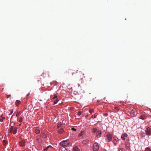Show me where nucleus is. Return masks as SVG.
<instances>
[{
	"instance_id": "f257e3e1",
	"label": "nucleus",
	"mask_w": 151,
	"mask_h": 151,
	"mask_svg": "<svg viewBox=\"0 0 151 151\" xmlns=\"http://www.w3.org/2000/svg\"><path fill=\"white\" fill-rule=\"evenodd\" d=\"M99 149L98 144L97 143H94L93 145V150L94 151H97Z\"/></svg>"
},
{
	"instance_id": "f03ea898",
	"label": "nucleus",
	"mask_w": 151,
	"mask_h": 151,
	"mask_svg": "<svg viewBox=\"0 0 151 151\" xmlns=\"http://www.w3.org/2000/svg\"><path fill=\"white\" fill-rule=\"evenodd\" d=\"M69 144V143L68 141H63L61 142L60 143V145L62 146H66Z\"/></svg>"
},
{
	"instance_id": "7ed1b4c3",
	"label": "nucleus",
	"mask_w": 151,
	"mask_h": 151,
	"mask_svg": "<svg viewBox=\"0 0 151 151\" xmlns=\"http://www.w3.org/2000/svg\"><path fill=\"white\" fill-rule=\"evenodd\" d=\"M107 137V139H108L109 141H111L112 140V136L111 134L109 133H108L106 136Z\"/></svg>"
},
{
	"instance_id": "20e7f679",
	"label": "nucleus",
	"mask_w": 151,
	"mask_h": 151,
	"mask_svg": "<svg viewBox=\"0 0 151 151\" xmlns=\"http://www.w3.org/2000/svg\"><path fill=\"white\" fill-rule=\"evenodd\" d=\"M150 128L149 127H147L146 128L145 130V132L147 135H150L151 134V132L150 131Z\"/></svg>"
},
{
	"instance_id": "39448f33",
	"label": "nucleus",
	"mask_w": 151,
	"mask_h": 151,
	"mask_svg": "<svg viewBox=\"0 0 151 151\" xmlns=\"http://www.w3.org/2000/svg\"><path fill=\"white\" fill-rule=\"evenodd\" d=\"M19 145L21 147H22L25 145V141L24 140H22L19 142Z\"/></svg>"
},
{
	"instance_id": "423d86ee",
	"label": "nucleus",
	"mask_w": 151,
	"mask_h": 151,
	"mask_svg": "<svg viewBox=\"0 0 151 151\" xmlns=\"http://www.w3.org/2000/svg\"><path fill=\"white\" fill-rule=\"evenodd\" d=\"M128 135L127 133H124V134H122L121 137V138L123 140H124L125 139V137H127Z\"/></svg>"
},
{
	"instance_id": "0eeeda50",
	"label": "nucleus",
	"mask_w": 151,
	"mask_h": 151,
	"mask_svg": "<svg viewBox=\"0 0 151 151\" xmlns=\"http://www.w3.org/2000/svg\"><path fill=\"white\" fill-rule=\"evenodd\" d=\"M96 136L97 137H100L101 135V131L99 130L97 132Z\"/></svg>"
},
{
	"instance_id": "6e6552de",
	"label": "nucleus",
	"mask_w": 151,
	"mask_h": 151,
	"mask_svg": "<svg viewBox=\"0 0 151 151\" xmlns=\"http://www.w3.org/2000/svg\"><path fill=\"white\" fill-rule=\"evenodd\" d=\"M84 132L83 131H81L79 134V137L80 139L83 137V135L84 134Z\"/></svg>"
},
{
	"instance_id": "1a4fd4ad",
	"label": "nucleus",
	"mask_w": 151,
	"mask_h": 151,
	"mask_svg": "<svg viewBox=\"0 0 151 151\" xmlns=\"http://www.w3.org/2000/svg\"><path fill=\"white\" fill-rule=\"evenodd\" d=\"M59 151H67V150L64 147L62 146L60 148Z\"/></svg>"
},
{
	"instance_id": "9d476101",
	"label": "nucleus",
	"mask_w": 151,
	"mask_h": 151,
	"mask_svg": "<svg viewBox=\"0 0 151 151\" xmlns=\"http://www.w3.org/2000/svg\"><path fill=\"white\" fill-rule=\"evenodd\" d=\"M20 104V101L19 100H17L16 101V103H15V104L17 106H19Z\"/></svg>"
},
{
	"instance_id": "9b49d317",
	"label": "nucleus",
	"mask_w": 151,
	"mask_h": 151,
	"mask_svg": "<svg viewBox=\"0 0 151 151\" xmlns=\"http://www.w3.org/2000/svg\"><path fill=\"white\" fill-rule=\"evenodd\" d=\"M146 118V117L145 115H142L140 116V119L143 120L145 119Z\"/></svg>"
},
{
	"instance_id": "f8f14e48",
	"label": "nucleus",
	"mask_w": 151,
	"mask_h": 151,
	"mask_svg": "<svg viewBox=\"0 0 151 151\" xmlns=\"http://www.w3.org/2000/svg\"><path fill=\"white\" fill-rule=\"evenodd\" d=\"M17 127H15L14 128V129L13 130V131L12 132L14 134H15L17 133Z\"/></svg>"
},
{
	"instance_id": "ddd939ff",
	"label": "nucleus",
	"mask_w": 151,
	"mask_h": 151,
	"mask_svg": "<svg viewBox=\"0 0 151 151\" xmlns=\"http://www.w3.org/2000/svg\"><path fill=\"white\" fill-rule=\"evenodd\" d=\"M58 132L60 134L63 133V132H64L63 129L62 128H60L58 130Z\"/></svg>"
},
{
	"instance_id": "4468645a",
	"label": "nucleus",
	"mask_w": 151,
	"mask_h": 151,
	"mask_svg": "<svg viewBox=\"0 0 151 151\" xmlns=\"http://www.w3.org/2000/svg\"><path fill=\"white\" fill-rule=\"evenodd\" d=\"M35 132L37 134L39 133L40 132V129L37 128L35 129Z\"/></svg>"
},
{
	"instance_id": "2eb2a0df",
	"label": "nucleus",
	"mask_w": 151,
	"mask_h": 151,
	"mask_svg": "<svg viewBox=\"0 0 151 151\" xmlns=\"http://www.w3.org/2000/svg\"><path fill=\"white\" fill-rule=\"evenodd\" d=\"M73 151H79V149L77 147H74L73 148Z\"/></svg>"
},
{
	"instance_id": "dca6fc26",
	"label": "nucleus",
	"mask_w": 151,
	"mask_h": 151,
	"mask_svg": "<svg viewBox=\"0 0 151 151\" xmlns=\"http://www.w3.org/2000/svg\"><path fill=\"white\" fill-rule=\"evenodd\" d=\"M47 137V135L46 134L44 133H43L41 135V137L43 138H46V137Z\"/></svg>"
},
{
	"instance_id": "f3484780",
	"label": "nucleus",
	"mask_w": 151,
	"mask_h": 151,
	"mask_svg": "<svg viewBox=\"0 0 151 151\" xmlns=\"http://www.w3.org/2000/svg\"><path fill=\"white\" fill-rule=\"evenodd\" d=\"M58 101L59 100L58 99H56V100L54 101L53 104L54 105L58 103Z\"/></svg>"
},
{
	"instance_id": "a211bd4d",
	"label": "nucleus",
	"mask_w": 151,
	"mask_h": 151,
	"mask_svg": "<svg viewBox=\"0 0 151 151\" xmlns=\"http://www.w3.org/2000/svg\"><path fill=\"white\" fill-rule=\"evenodd\" d=\"M97 131V129L96 128H93L92 129V132L93 133H95Z\"/></svg>"
},
{
	"instance_id": "6ab92c4d",
	"label": "nucleus",
	"mask_w": 151,
	"mask_h": 151,
	"mask_svg": "<svg viewBox=\"0 0 151 151\" xmlns=\"http://www.w3.org/2000/svg\"><path fill=\"white\" fill-rule=\"evenodd\" d=\"M14 129V128H13V127H11V128L10 129V133L12 132L13 131V130Z\"/></svg>"
},
{
	"instance_id": "aec40b11",
	"label": "nucleus",
	"mask_w": 151,
	"mask_h": 151,
	"mask_svg": "<svg viewBox=\"0 0 151 151\" xmlns=\"http://www.w3.org/2000/svg\"><path fill=\"white\" fill-rule=\"evenodd\" d=\"M117 139H115L113 140V142L115 144V145H116V142H117Z\"/></svg>"
},
{
	"instance_id": "412c9836",
	"label": "nucleus",
	"mask_w": 151,
	"mask_h": 151,
	"mask_svg": "<svg viewBox=\"0 0 151 151\" xmlns=\"http://www.w3.org/2000/svg\"><path fill=\"white\" fill-rule=\"evenodd\" d=\"M94 111V110H92V109H90L89 110V112L90 114H92V112Z\"/></svg>"
},
{
	"instance_id": "4be33fe9",
	"label": "nucleus",
	"mask_w": 151,
	"mask_h": 151,
	"mask_svg": "<svg viewBox=\"0 0 151 151\" xmlns=\"http://www.w3.org/2000/svg\"><path fill=\"white\" fill-rule=\"evenodd\" d=\"M145 151H150V150L149 148L147 147L145 149Z\"/></svg>"
},
{
	"instance_id": "5701e85b",
	"label": "nucleus",
	"mask_w": 151,
	"mask_h": 151,
	"mask_svg": "<svg viewBox=\"0 0 151 151\" xmlns=\"http://www.w3.org/2000/svg\"><path fill=\"white\" fill-rule=\"evenodd\" d=\"M58 99V98H57V96L56 95H55L52 98L53 99Z\"/></svg>"
},
{
	"instance_id": "b1692460",
	"label": "nucleus",
	"mask_w": 151,
	"mask_h": 151,
	"mask_svg": "<svg viewBox=\"0 0 151 151\" xmlns=\"http://www.w3.org/2000/svg\"><path fill=\"white\" fill-rule=\"evenodd\" d=\"M81 114V111H78V115H80Z\"/></svg>"
},
{
	"instance_id": "393cba45",
	"label": "nucleus",
	"mask_w": 151,
	"mask_h": 151,
	"mask_svg": "<svg viewBox=\"0 0 151 151\" xmlns=\"http://www.w3.org/2000/svg\"><path fill=\"white\" fill-rule=\"evenodd\" d=\"M22 118H20L19 120V122H22Z\"/></svg>"
},
{
	"instance_id": "a878e982",
	"label": "nucleus",
	"mask_w": 151,
	"mask_h": 151,
	"mask_svg": "<svg viewBox=\"0 0 151 151\" xmlns=\"http://www.w3.org/2000/svg\"><path fill=\"white\" fill-rule=\"evenodd\" d=\"M104 116H107L108 115V114L107 113H104L103 114Z\"/></svg>"
},
{
	"instance_id": "bb28decb",
	"label": "nucleus",
	"mask_w": 151,
	"mask_h": 151,
	"mask_svg": "<svg viewBox=\"0 0 151 151\" xmlns=\"http://www.w3.org/2000/svg\"><path fill=\"white\" fill-rule=\"evenodd\" d=\"M96 116L95 114L94 116L92 115L91 116V118H93L94 117V118H96Z\"/></svg>"
},
{
	"instance_id": "cd10ccee",
	"label": "nucleus",
	"mask_w": 151,
	"mask_h": 151,
	"mask_svg": "<svg viewBox=\"0 0 151 151\" xmlns=\"http://www.w3.org/2000/svg\"><path fill=\"white\" fill-rule=\"evenodd\" d=\"M71 129L73 130H74V131H76V129H75L74 128H72Z\"/></svg>"
},
{
	"instance_id": "c85d7f7f",
	"label": "nucleus",
	"mask_w": 151,
	"mask_h": 151,
	"mask_svg": "<svg viewBox=\"0 0 151 151\" xmlns=\"http://www.w3.org/2000/svg\"><path fill=\"white\" fill-rule=\"evenodd\" d=\"M56 83V81H53L52 82L50 83V84H53V83Z\"/></svg>"
},
{
	"instance_id": "c756f323",
	"label": "nucleus",
	"mask_w": 151,
	"mask_h": 151,
	"mask_svg": "<svg viewBox=\"0 0 151 151\" xmlns=\"http://www.w3.org/2000/svg\"><path fill=\"white\" fill-rule=\"evenodd\" d=\"M134 110H132L131 111V113H133L134 112Z\"/></svg>"
},
{
	"instance_id": "7c9ffc66",
	"label": "nucleus",
	"mask_w": 151,
	"mask_h": 151,
	"mask_svg": "<svg viewBox=\"0 0 151 151\" xmlns=\"http://www.w3.org/2000/svg\"><path fill=\"white\" fill-rule=\"evenodd\" d=\"M11 96V95H7V98H8L10 97Z\"/></svg>"
},
{
	"instance_id": "2f4dec72",
	"label": "nucleus",
	"mask_w": 151,
	"mask_h": 151,
	"mask_svg": "<svg viewBox=\"0 0 151 151\" xmlns=\"http://www.w3.org/2000/svg\"><path fill=\"white\" fill-rule=\"evenodd\" d=\"M119 151H122V149L121 148H119Z\"/></svg>"
},
{
	"instance_id": "473e14b6",
	"label": "nucleus",
	"mask_w": 151,
	"mask_h": 151,
	"mask_svg": "<svg viewBox=\"0 0 151 151\" xmlns=\"http://www.w3.org/2000/svg\"><path fill=\"white\" fill-rule=\"evenodd\" d=\"M13 110H12V111H11V112L10 114H10V115H11V114H12L13 113Z\"/></svg>"
},
{
	"instance_id": "72a5a7b5",
	"label": "nucleus",
	"mask_w": 151,
	"mask_h": 151,
	"mask_svg": "<svg viewBox=\"0 0 151 151\" xmlns=\"http://www.w3.org/2000/svg\"><path fill=\"white\" fill-rule=\"evenodd\" d=\"M3 119H0V122H3Z\"/></svg>"
},
{
	"instance_id": "f704fd0d",
	"label": "nucleus",
	"mask_w": 151,
	"mask_h": 151,
	"mask_svg": "<svg viewBox=\"0 0 151 151\" xmlns=\"http://www.w3.org/2000/svg\"><path fill=\"white\" fill-rule=\"evenodd\" d=\"M19 114H16V116H19Z\"/></svg>"
},
{
	"instance_id": "c9c22d12",
	"label": "nucleus",
	"mask_w": 151,
	"mask_h": 151,
	"mask_svg": "<svg viewBox=\"0 0 151 151\" xmlns=\"http://www.w3.org/2000/svg\"><path fill=\"white\" fill-rule=\"evenodd\" d=\"M5 119V118L4 117V118H3V119Z\"/></svg>"
},
{
	"instance_id": "e433bc0d",
	"label": "nucleus",
	"mask_w": 151,
	"mask_h": 151,
	"mask_svg": "<svg viewBox=\"0 0 151 151\" xmlns=\"http://www.w3.org/2000/svg\"><path fill=\"white\" fill-rule=\"evenodd\" d=\"M73 73H72V75H73Z\"/></svg>"
}]
</instances>
